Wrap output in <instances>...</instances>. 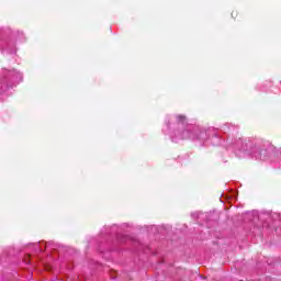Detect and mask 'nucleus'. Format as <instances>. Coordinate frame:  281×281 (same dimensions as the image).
I'll list each match as a JSON object with an SVG mask.
<instances>
[{
    "instance_id": "nucleus-1",
    "label": "nucleus",
    "mask_w": 281,
    "mask_h": 281,
    "mask_svg": "<svg viewBox=\"0 0 281 281\" xmlns=\"http://www.w3.org/2000/svg\"><path fill=\"white\" fill-rule=\"evenodd\" d=\"M205 135H212L213 137H218V134L214 130H209L207 132H201L200 134L190 132V127H187L182 133L176 134V138H172L173 142L177 139H205Z\"/></svg>"
},
{
    "instance_id": "nucleus-2",
    "label": "nucleus",
    "mask_w": 281,
    "mask_h": 281,
    "mask_svg": "<svg viewBox=\"0 0 281 281\" xmlns=\"http://www.w3.org/2000/svg\"><path fill=\"white\" fill-rule=\"evenodd\" d=\"M250 153L255 159H265L262 153H267L265 149H261L260 146H255L250 149Z\"/></svg>"
},
{
    "instance_id": "nucleus-3",
    "label": "nucleus",
    "mask_w": 281,
    "mask_h": 281,
    "mask_svg": "<svg viewBox=\"0 0 281 281\" xmlns=\"http://www.w3.org/2000/svg\"><path fill=\"white\" fill-rule=\"evenodd\" d=\"M176 119H177L178 124H182V126L186 125V122H187L186 115L179 114L176 116Z\"/></svg>"
}]
</instances>
